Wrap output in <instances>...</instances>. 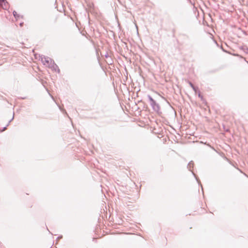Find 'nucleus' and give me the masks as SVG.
Instances as JSON below:
<instances>
[{
  "label": "nucleus",
  "instance_id": "f03ea898",
  "mask_svg": "<svg viewBox=\"0 0 248 248\" xmlns=\"http://www.w3.org/2000/svg\"><path fill=\"white\" fill-rule=\"evenodd\" d=\"M0 7L4 9H7L9 7L8 3L5 0H3L1 3L0 2Z\"/></svg>",
  "mask_w": 248,
  "mask_h": 248
},
{
  "label": "nucleus",
  "instance_id": "9d476101",
  "mask_svg": "<svg viewBox=\"0 0 248 248\" xmlns=\"http://www.w3.org/2000/svg\"><path fill=\"white\" fill-rule=\"evenodd\" d=\"M195 92H197V89L195 87V90H194Z\"/></svg>",
  "mask_w": 248,
  "mask_h": 248
},
{
  "label": "nucleus",
  "instance_id": "0eeeda50",
  "mask_svg": "<svg viewBox=\"0 0 248 248\" xmlns=\"http://www.w3.org/2000/svg\"><path fill=\"white\" fill-rule=\"evenodd\" d=\"M150 100L151 101H152L153 103H155V101H154V100L152 98V97H150Z\"/></svg>",
  "mask_w": 248,
  "mask_h": 248
},
{
  "label": "nucleus",
  "instance_id": "6e6552de",
  "mask_svg": "<svg viewBox=\"0 0 248 248\" xmlns=\"http://www.w3.org/2000/svg\"><path fill=\"white\" fill-rule=\"evenodd\" d=\"M62 235H60L58 237H57V239L59 240L60 239H62Z\"/></svg>",
  "mask_w": 248,
  "mask_h": 248
},
{
  "label": "nucleus",
  "instance_id": "1a4fd4ad",
  "mask_svg": "<svg viewBox=\"0 0 248 248\" xmlns=\"http://www.w3.org/2000/svg\"><path fill=\"white\" fill-rule=\"evenodd\" d=\"M199 96L201 97L202 99V97L200 93L199 94Z\"/></svg>",
  "mask_w": 248,
  "mask_h": 248
},
{
  "label": "nucleus",
  "instance_id": "f257e3e1",
  "mask_svg": "<svg viewBox=\"0 0 248 248\" xmlns=\"http://www.w3.org/2000/svg\"><path fill=\"white\" fill-rule=\"evenodd\" d=\"M41 61L44 65L49 67H51L54 64L53 60L48 57L42 58Z\"/></svg>",
  "mask_w": 248,
  "mask_h": 248
},
{
  "label": "nucleus",
  "instance_id": "9b49d317",
  "mask_svg": "<svg viewBox=\"0 0 248 248\" xmlns=\"http://www.w3.org/2000/svg\"><path fill=\"white\" fill-rule=\"evenodd\" d=\"M23 24V23H20V26H22Z\"/></svg>",
  "mask_w": 248,
  "mask_h": 248
},
{
  "label": "nucleus",
  "instance_id": "20e7f679",
  "mask_svg": "<svg viewBox=\"0 0 248 248\" xmlns=\"http://www.w3.org/2000/svg\"><path fill=\"white\" fill-rule=\"evenodd\" d=\"M109 219H111L109 221L110 222H114V218L113 217H111V218H108Z\"/></svg>",
  "mask_w": 248,
  "mask_h": 248
},
{
  "label": "nucleus",
  "instance_id": "39448f33",
  "mask_svg": "<svg viewBox=\"0 0 248 248\" xmlns=\"http://www.w3.org/2000/svg\"><path fill=\"white\" fill-rule=\"evenodd\" d=\"M189 84L190 86L192 88V89L193 90H195V86L191 83H190Z\"/></svg>",
  "mask_w": 248,
  "mask_h": 248
},
{
  "label": "nucleus",
  "instance_id": "7ed1b4c3",
  "mask_svg": "<svg viewBox=\"0 0 248 248\" xmlns=\"http://www.w3.org/2000/svg\"><path fill=\"white\" fill-rule=\"evenodd\" d=\"M13 15L16 18H19L20 16L17 14V13L16 11L13 12Z\"/></svg>",
  "mask_w": 248,
  "mask_h": 248
},
{
  "label": "nucleus",
  "instance_id": "423d86ee",
  "mask_svg": "<svg viewBox=\"0 0 248 248\" xmlns=\"http://www.w3.org/2000/svg\"><path fill=\"white\" fill-rule=\"evenodd\" d=\"M116 218V219H117V218L120 219V221H118V223L119 224H120V223H121L120 222V221H121H121H122V219H122V218Z\"/></svg>",
  "mask_w": 248,
  "mask_h": 248
}]
</instances>
